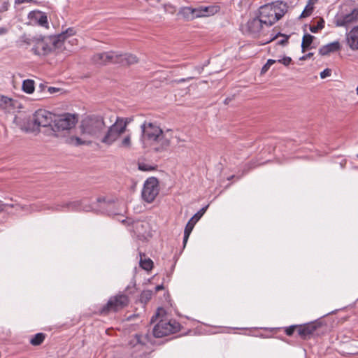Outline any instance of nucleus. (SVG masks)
<instances>
[{"instance_id": "c85d7f7f", "label": "nucleus", "mask_w": 358, "mask_h": 358, "mask_svg": "<svg viewBox=\"0 0 358 358\" xmlns=\"http://www.w3.org/2000/svg\"><path fill=\"white\" fill-rule=\"evenodd\" d=\"M138 169L141 171H153L157 169V166L138 162Z\"/></svg>"}, {"instance_id": "e433bc0d", "label": "nucleus", "mask_w": 358, "mask_h": 358, "mask_svg": "<svg viewBox=\"0 0 358 358\" xmlns=\"http://www.w3.org/2000/svg\"><path fill=\"white\" fill-rule=\"evenodd\" d=\"M194 19L198 17H203V13L202 11V6H199L197 8H192Z\"/></svg>"}, {"instance_id": "a878e982", "label": "nucleus", "mask_w": 358, "mask_h": 358, "mask_svg": "<svg viewBox=\"0 0 358 358\" xmlns=\"http://www.w3.org/2000/svg\"><path fill=\"white\" fill-rule=\"evenodd\" d=\"M46 338V334L44 333H38L35 334L31 339H30V344L33 346H38L41 345L43 341H45Z\"/></svg>"}, {"instance_id": "680f3d73", "label": "nucleus", "mask_w": 358, "mask_h": 358, "mask_svg": "<svg viewBox=\"0 0 358 358\" xmlns=\"http://www.w3.org/2000/svg\"><path fill=\"white\" fill-rule=\"evenodd\" d=\"M357 157H358V154H357Z\"/></svg>"}, {"instance_id": "f257e3e1", "label": "nucleus", "mask_w": 358, "mask_h": 358, "mask_svg": "<svg viewBox=\"0 0 358 358\" xmlns=\"http://www.w3.org/2000/svg\"><path fill=\"white\" fill-rule=\"evenodd\" d=\"M127 124V119L117 117L115 123L106 129L104 117L101 115L91 114L82 120L80 128L83 134L99 140L106 145H110L124 133Z\"/></svg>"}, {"instance_id": "f3484780", "label": "nucleus", "mask_w": 358, "mask_h": 358, "mask_svg": "<svg viewBox=\"0 0 358 358\" xmlns=\"http://www.w3.org/2000/svg\"><path fill=\"white\" fill-rule=\"evenodd\" d=\"M82 207V201H74L64 203L62 205H57L55 208H51L52 210L60 211L64 208L68 210H80Z\"/></svg>"}, {"instance_id": "473e14b6", "label": "nucleus", "mask_w": 358, "mask_h": 358, "mask_svg": "<svg viewBox=\"0 0 358 358\" xmlns=\"http://www.w3.org/2000/svg\"><path fill=\"white\" fill-rule=\"evenodd\" d=\"M278 36L283 37L282 39L280 40L278 42V45L284 46V45H286L288 43V40L289 38V35H286V34H281V33L279 32L274 38H272V40H274L275 38H276Z\"/></svg>"}, {"instance_id": "052dcab7", "label": "nucleus", "mask_w": 358, "mask_h": 358, "mask_svg": "<svg viewBox=\"0 0 358 358\" xmlns=\"http://www.w3.org/2000/svg\"><path fill=\"white\" fill-rule=\"evenodd\" d=\"M356 91H357V94H358V87H357Z\"/></svg>"}, {"instance_id": "cd10ccee", "label": "nucleus", "mask_w": 358, "mask_h": 358, "mask_svg": "<svg viewBox=\"0 0 358 358\" xmlns=\"http://www.w3.org/2000/svg\"><path fill=\"white\" fill-rule=\"evenodd\" d=\"M179 13L183 18L188 21L194 20L193 10L192 7H185L180 10Z\"/></svg>"}, {"instance_id": "6ab92c4d", "label": "nucleus", "mask_w": 358, "mask_h": 358, "mask_svg": "<svg viewBox=\"0 0 358 358\" xmlns=\"http://www.w3.org/2000/svg\"><path fill=\"white\" fill-rule=\"evenodd\" d=\"M139 59L136 55L129 52H121L120 65L129 66L138 63Z\"/></svg>"}, {"instance_id": "ea45409f", "label": "nucleus", "mask_w": 358, "mask_h": 358, "mask_svg": "<svg viewBox=\"0 0 358 358\" xmlns=\"http://www.w3.org/2000/svg\"><path fill=\"white\" fill-rule=\"evenodd\" d=\"M331 75V69H325L323 71L320 73V78L322 79L326 78Z\"/></svg>"}, {"instance_id": "bf43d9fd", "label": "nucleus", "mask_w": 358, "mask_h": 358, "mask_svg": "<svg viewBox=\"0 0 358 358\" xmlns=\"http://www.w3.org/2000/svg\"><path fill=\"white\" fill-rule=\"evenodd\" d=\"M21 209H22V210H24V209H25V208H24V206H21Z\"/></svg>"}, {"instance_id": "8fccbe9b", "label": "nucleus", "mask_w": 358, "mask_h": 358, "mask_svg": "<svg viewBox=\"0 0 358 358\" xmlns=\"http://www.w3.org/2000/svg\"><path fill=\"white\" fill-rule=\"evenodd\" d=\"M8 32V29L6 27H0V35L6 34Z\"/></svg>"}, {"instance_id": "0eeeda50", "label": "nucleus", "mask_w": 358, "mask_h": 358, "mask_svg": "<svg viewBox=\"0 0 358 358\" xmlns=\"http://www.w3.org/2000/svg\"><path fill=\"white\" fill-rule=\"evenodd\" d=\"M159 192V180L155 177L148 178L144 182L141 196L147 203L154 201Z\"/></svg>"}, {"instance_id": "20e7f679", "label": "nucleus", "mask_w": 358, "mask_h": 358, "mask_svg": "<svg viewBox=\"0 0 358 358\" xmlns=\"http://www.w3.org/2000/svg\"><path fill=\"white\" fill-rule=\"evenodd\" d=\"M152 333L156 338H162L170 334H176L180 330L181 325L173 319H168L166 311L163 308H158L155 314L151 317L150 323L156 322Z\"/></svg>"}, {"instance_id": "7c9ffc66", "label": "nucleus", "mask_w": 358, "mask_h": 358, "mask_svg": "<svg viewBox=\"0 0 358 358\" xmlns=\"http://www.w3.org/2000/svg\"><path fill=\"white\" fill-rule=\"evenodd\" d=\"M325 22L323 18H320L317 25H310L309 29L312 33H317L324 27Z\"/></svg>"}, {"instance_id": "c9c22d12", "label": "nucleus", "mask_w": 358, "mask_h": 358, "mask_svg": "<svg viewBox=\"0 0 358 358\" xmlns=\"http://www.w3.org/2000/svg\"><path fill=\"white\" fill-rule=\"evenodd\" d=\"M131 136L130 135H127L124 137V138L121 141L120 144V147L129 148L131 147Z\"/></svg>"}, {"instance_id": "864d4df0", "label": "nucleus", "mask_w": 358, "mask_h": 358, "mask_svg": "<svg viewBox=\"0 0 358 358\" xmlns=\"http://www.w3.org/2000/svg\"><path fill=\"white\" fill-rule=\"evenodd\" d=\"M5 208V204L0 200V213L3 212Z\"/></svg>"}, {"instance_id": "6e6d98bb", "label": "nucleus", "mask_w": 358, "mask_h": 358, "mask_svg": "<svg viewBox=\"0 0 358 358\" xmlns=\"http://www.w3.org/2000/svg\"><path fill=\"white\" fill-rule=\"evenodd\" d=\"M231 99L230 98L225 99V100L224 101V104H228L231 101Z\"/></svg>"}, {"instance_id": "aec40b11", "label": "nucleus", "mask_w": 358, "mask_h": 358, "mask_svg": "<svg viewBox=\"0 0 358 358\" xmlns=\"http://www.w3.org/2000/svg\"><path fill=\"white\" fill-rule=\"evenodd\" d=\"M17 101L7 96H3L0 99V107L8 111H10L11 109H14L15 108V105Z\"/></svg>"}, {"instance_id": "c756f323", "label": "nucleus", "mask_w": 358, "mask_h": 358, "mask_svg": "<svg viewBox=\"0 0 358 358\" xmlns=\"http://www.w3.org/2000/svg\"><path fill=\"white\" fill-rule=\"evenodd\" d=\"M153 292L152 290H143L140 295V301L147 303L152 298Z\"/></svg>"}, {"instance_id": "3c124183", "label": "nucleus", "mask_w": 358, "mask_h": 358, "mask_svg": "<svg viewBox=\"0 0 358 358\" xmlns=\"http://www.w3.org/2000/svg\"><path fill=\"white\" fill-rule=\"evenodd\" d=\"M276 62V60L269 59H268L267 62L266 63L268 66H271L272 64H275Z\"/></svg>"}, {"instance_id": "4c0bfd02", "label": "nucleus", "mask_w": 358, "mask_h": 358, "mask_svg": "<svg viewBox=\"0 0 358 358\" xmlns=\"http://www.w3.org/2000/svg\"><path fill=\"white\" fill-rule=\"evenodd\" d=\"M36 41V36L32 37V38H28L26 36H23L22 40V41L24 44H26L27 45H32L33 47L35 45Z\"/></svg>"}, {"instance_id": "9b49d317", "label": "nucleus", "mask_w": 358, "mask_h": 358, "mask_svg": "<svg viewBox=\"0 0 358 358\" xmlns=\"http://www.w3.org/2000/svg\"><path fill=\"white\" fill-rule=\"evenodd\" d=\"M114 206L115 201L113 199L101 196L96 199L95 202L92 203L90 208L92 210L109 214Z\"/></svg>"}, {"instance_id": "7ed1b4c3", "label": "nucleus", "mask_w": 358, "mask_h": 358, "mask_svg": "<svg viewBox=\"0 0 358 358\" xmlns=\"http://www.w3.org/2000/svg\"><path fill=\"white\" fill-rule=\"evenodd\" d=\"M65 36L64 33L56 36H36L35 45L31 51L36 55L47 56L50 54L58 55L65 50Z\"/></svg>"}, {"instance_id": "a19ab883", "label": "nucleus", "mask_w": 358, "mask_h": 358, "mask_svg": "<svg viewBox=\"0 0 358 358\" xmlns=\"http://www.w3.org/2000/svg\"><path fill=\"white\" fill-rule=\"evenodd\" d=\"M134 342H135L136 344H141V345H145V342H143L142 341V336L141 335H139V334H136L134 336Z\"/></svg>"}, {"instance_id": "f704fd0d", "label": "nucleus", "mask_w": 358, "mask_h": 358, "mask_svg": "<svg viewBox=\"0 0 358 358\" xmlns=\"http://www.w3.org/2000/svg\"><path fill=\"white\" fill-rule=\"evenodd\" d=\"M66 142L74 145H80L84 144V141H83L80 138L76 136L69 138L66 140Z\"/></svg>"}, {"instance_id": "4be33fe9", "label": "nucleus", "mask_w": 358, "mask_h": 358, "mask_svg": "<svg viewBox=\"0 0 358 358\" xmlns=\"http://www.w3.org/2000/svg\"><path fill=\"white\" fill-rule=\"evenodd\" d=\"M107 52L96 53L92 57V61L94 64L99 65H107L108 59H106Z\"/></svg>"}, {"instance_id": "4468645a", "label": "nucleus", "mask_w": 358, "mask_h": 358, "mask_svg": "<svg viewBox=\"0 0 358 358\" xmlns=\"http://www.w3.org/2000/svg\"><path fill=\"white\" fill-rule=\"evenodd\" d=\"M28 17L31 20L37 22L40 26L45 28L48 27V17L43 12L39 10L31 11L28 15Z\"/></svg>"}, {"instance_id": "412c9836", "label": "nucleus", "mask_w": 358, "mask_h": 358, "mask_svg": "<svg viewBox=\"0 0 358 358\" xmlns=\"http://www.w3.org/2000/svg\"><path fill=\"white\" fill-rule=\"evenodd\" d=\"M106 57L108 59V64H113L120 65L121 52L113 50L108 51Z\"/></svg>"}, {"instance_id": "c03bdc74", "label": "nucleus", "mask_w": 358, "mask_h": 358, "mask_svg": "<svg viewBox=\"0 0 358 358\" xmlns=\"http://www.w3.org/2000/svg\"><path fill=\"white\" fill-rule=\"evenodd\" d=\"M313 52H309L303 56H302L301 57H300V60H306L308 58H310L313 56Z\"/></svg>"}, {"instance_id": "49530a36", "label": "nucleus", "mask_w": 358, "mask_h": 358, "mask_svg": "<svg viewBox=\"0 0 358 358\" xmlns=\"http://www.w3.org/2000/svg\"><path fill=\"white\" fill-rule=\"evenodd\" d=\"M191 79H192V77H189V78H181V79H179V80H175L174 82L177 83H183V82H185V81L190 80Z\"/></svg>"}, {"instance_id": "a211bd4d", "label": "nucleus", "mask_w": 358, "mask_h": 358, "mask_svg": "<svg viewBox=\"0 0 358 358\" xmlns=\"http://www.w3.org/2000/svg\"><path fill=\"white\" fill-rule=\"evenodd\" d=\"M341 50V45L338 41H334L322 46L319 49V54L322 56H326L331 52H335Z\"/></svg>"}, {"instance_id": "a18cd8bd", "label": "nucleus", "mask_w": 358, "mask_h": 358, "mask_svg": "<svg viewBox=\"0 0 358 358\" xmlns=\"http://www.w3.org/2000/svg\"><path fill=\"white\" fill-rule=\"evenodd\" d=\"M48 92L50 93V94H53L55 92H57L59 90V88H56V87H48Z\"/></svg>"}, {"instance_id": "393cba45", "label": "nucleus", "mask_w": 358, "mask_h": 358, "mask_svg": "<svg viewBox=\"0 0 358 358\" xmlns=\"http://www.w3.org/2000/svg\"><path fill=\"white\" fill-rule=\"evenodd\" d=\"M140 266L146 271H150L153 267V262L150 258H145V255L141 254Z\"/></svg>"}, {"instance_id": "5701e85b", "label": "nucleus", "mask_w": 358, "mask_h": 358, "mask_svg": "<svg viewBox=\"0 0 358 358\" xmlns=\"http://www.w3.org/2000/svg\"><path fill=\"white\" fill-rule=\"evenodd\" d=\"M202 9L203 17H209L217 13L220 10V6L217 4H213L208 6H202Z\"/></svg>"}, {"instance_id": "603ef678", "label": "nucleus", "mask_w": 358, "mask_h": 358, "mask_svg": "<svg viewBox=\"0 0 358 358\" xmlns=\"http://www.w3.org/2000/svg\"><path fill=\"white\" fill-rule=\"evenodd\" d=\"M269 68H270V66H268L266 64H265L262 69V73H265L266 71H267L268 70Z\"/></svg>"}, {"instance_id": "de8ad7c7", "label": "nucleus", "mask_w": 358, "mask_h": 358, "mask_svg": "<svg viewBox=\"0 0 358 358\" xmlns=\"http://www.w3.org/2000/svg\"><path fill=\"white\" fill-rule=\"evenodd\" d=\"M285 12L283 10H280V13L276 12V17H278V20H279L285 15Z\"/></svg>"}, {"instance_id": "39448f33", "label": "nucleus", "mask_w": 358, "mask_h": 358, "mask_svg": "<svg viewBox=\"0 0 358 358\" xmlns=\"http://www.w3.org/2000/svg\"><path fill=\"white\" fill-rule=\"evenodd\" d=\"M130 303L129 296L123 292L109 298L107 303L100 308L99 313L102 315H108L110 313H117L127 308Z\"/></svg>"}, {"instance_id": "f03ea898", "label": "nucleus", "mask_w": 358, "mask_h": 358, "mask_svg": "<svg viewBox=\"0 0 358 358\" xmlns=\"http://www.w3.org/2000/svg\"><path fill=\"white\" fill-rule=\"evenodd\" d=\"M142 139L147 142L155 152L160 153L168 150L171 145V137L166 134L170 129L164 131L157 122L145 121L141 126Z\"/></svg>"}, {"instance_id": "bb28decb", "label": "nucleus", "mask_w": 358, "mask_h": 358, "mask_svg": "<svg viewBox=\"0 0 358 358\" xmlns=\"http://www.w3.org/2000/svg\"><path fill=\"white\" fill-rule=\"evenodd\" d=\"M22 90L27 94H32L34 92V81L31 79H27L23 81Z\"/></svg>"}, {"instance_id": "09e8293b", "label": "nucleus", "mask_w": 358, "mask_h": 358, "mask_svg": "<svg viewBox=\"0 0 358 358\" xmlns=\"http://www.w3.org/2000/svg\"><path fill=\"white\" fill-rule=\"evenodd\" d=\"M164 285H157V286L155 287V292L156 293V292H159V290H162V289H164Z\"/></svg>"}, {"instance_id": "13d9d810", "label": "nucleus", "mask_w": 358, "mask_h": 358, "mask_svg": "<svg viewBox=\"0 0 358 358\" xmlns=\"http://www.w3.org/2000/svg\"><path fill=\"white\" fill-rule=\"evenodd\" d=\"M280 328H276V329H273L272 331H275V332H277L278 331H280Z\"/></svg>"}, {"instance_id": "dca6fc26", "label": "nucleus", "mask_w": 358, "mask_h": 358, "mask_svg": "<svg viewBox=\"0 0 358 358\" xmlns=\"http://www.w3.org/2000/svg\"><path fill=\"white\" fill-rule=\"evenodd\" d=\"M358 20V10L353 9L350 13L346 14L338 20V25L348 26Z\"/></svg>"}, {"instance_id": "ddd939ff", "label": "nucleus", "mask_w": 358, "mask_h": 358, "mask_svg": "<svg viewBox=\"0 0 358 358\" xmlns=\"http://www.w3.org/2000/svg\"><path fill=\"white\" fill-rule=\"evenodd\" d=\"M264 24V23L258 16L250 19L247 23L248 31L254 36H256L260 33Z\"/></svg>"}, {"instance_id": "79ce46f5", "label": "nucleus", "mask_w": 358, "mask_h": 358, "mask_svg": "<svg viewBox=\"0 0 358 358\" xmlns=\"http://www.w3.org/2000/svg\"><path fill=\"white\" fill-rule=\"evenodd\" d=\"M65 36V39L66 38L67 36H73L75 34V31L73 28H69L66 30L65 32H63Z\"/></svg>"}, {"instance_id": "37998d69", "label": "nucleus", "mask_w": 358, "mask_h": 358, "mask_svg": "<svg viewBox=\"0 0 358 358\" xmlns=\"http://www.w3.org/2000/svg\"><path fill=\"white\" fill-rule=\"evenodd\" d=\"M37 0H15V4H21L25 2H36Z\"/></svg>"}, {"instance_id": "b1692460", "label": "nucleus", "mask_w": 358, "mask_h": 358, "mask_svg": "<svg viewBox=\"0 0 358 358\" xmlns=\"http://www.w3.org/2000/svg\"><path fill=\"white\" fill-rule=\"evenodd\" d=\"M315 36L309 34H305L303 36L301 43V51L305 52L306 50L311 48L310 45L312 44Z\"/></svg>"}, {"instance_id": "6e6552de", "label": "nucleus", "mask_w": 358, "mask_h": 358, "mask_svg": "<svg viewBox=\"0 0 358 358\" xmlns=\"http://www.w3.org/2000/svg\"><path fill=\"white\" fill-rule=\"evenodd\" d=\"M324 326L320 320L299 324L298 336L303 340H308L315 335H319L320 329Z\"/></svg>"}, {"instance_id": "5fc2aeb1", "label": "nucleus", "mask_w": 358, "mask_h": 358, "mask_svg": "<svg viewBox=\"0 0 358 358\" xmlns=\"http://www.w3.org/2000/svg\"><path fill=\"white\" fill-rule=\"evenodd\" d=\"M39 87L41 88V90L42 91L44 90L45 89H46V88L48 89V86L44 85V84H43V83L40 84Z\"/></svg>"}, {"instance_id": "f8f14e48", "label": "nucleus", "mask_w": 358, "mask_h": 358, "mask_svg": "<svg viewBox=\"0 0 358 358\" xmlns=\"http://www.w3.org/2000/svg\"><path fill=\"white\" fill-rule=\"evenodd\" d=\"M209 205H207L200 209L194 216L188 221L187 223L185 230H184V237H183V245L185 246L189 236L193 230L194 225L196 223L201 219V217L203 215L208 208Z\"/></svg>"}, {"instance_id": "58836bf2", "label": "nucleus", "mask_w": 358, "mask_h": 358, "mask_svg": "<svg viewBox=\"0 0 358 358\" xmlns=\"http://www.w3.org/2000/svg\"><path fill=\"white\" fill-rule=\"evenodd\" d=\"M292 58L287 56H285L282 59L278 60L279 63L282 64L285 66H288L292 63Z\"/></svg>"}, {"instance_id": "72a5a7b5", "label": "nucleus", "mask_w": 358, "mask_h": 358, "mask_svg": "<svg viewBox=\"0 0 358 358\" xmlns=\"http://www.w3.org/2000/svg\"><path fill=\"white\" fill-rule=\"evenodd\" d=\"M299 324H294L289 327H287L285 328V333L288 336H292L294 331H296L298 332Z\"/></svg>"}, {"instance_id": "423d86ee", "label": "nucleus", "mask_w": 358, "mask_h": 358, "mask_svg": "<svg viewBox=\"0 0 358 358\" xmlns=\"http://www.w3.org/2000/svg\"><path fill=\"white\" fill-rule=\"evenodd\" d=\"M77 122L78 117L76 115L64 113L57 116L55 115L52 130L55 132L69 130L75 127Z\"/></svg>"}, {"instance_id": "9d476101", "label": "nucleus", "mask_w": 358, "mask_h": 358, "mask_svg": "<svg viewBox=\"0 0 358 358\" xmlns=\"http://www.w3.org/2000/svg\"><path fill=\"white\" fill-rule=\"evenodd\" d=\"M55 115L45 110L38 109L34 114V123L38 127H47L53 126Z\"/></svg>"}, {"instance_id": "2f4dec72", "label": "nucleus", "mask_w": 358, "mask_h": 358, "mask_svg": "<svg viewBox=\"0 0 358 358\" xmlns=\"http://www.w3.org/2000/svg\"><path fill=\"white\" fill-rule=\"evenodd\" d=\"M313 9V6L310 3V2H309V3L305 7L304 10L301 14L300 17L303 18L310 16L312 14Z\"/></svg>"}, {"instance_id": "1a4fd4ad", "label": "nucleus", "mask_w": 358, "mask_h": 358, "mask_svg": "<svg viewBox=\"0 0 358 358\" xmlns=\"http://www.w3.org/2000/svg\"><path fill=\"white\" fill-rule=\"evenodd\" d=\"M258 17L267 27H270L278 21L276 8L271 5L266 4L259 8Z\"/></svg>"}, {"instance_id": "4d7b16f0", "label": "nucleus", "mask_w": 358, "mask_h": 358, "mask_svg": "<svg viewBox=\"0 0 358 358\" xmlns=\"http://www.w3.org/2000/svg\"><path fill=\"white\" fill-rule=\"evenodd\" d=\"M4 204H5V207H6V206H8V207H10V208H13V207H14V205H13V204H6V203H4Z\"/></svg>"}, {"instance_id": "2eb2a0df", "label": "nucleus", "mask_w": 358, "mask_h": 358, "mask_svg": "<svg viewBox=\"0 0 358 358\" xmlns=\"http://www.w3.org/2000/svg\"><path fill=\"white\" fill-rule=\"evenodd\" d=\"M346 41L348 45L352 50H358V26L354 27L347 34Z\"/></svg>"}]
</instances>
